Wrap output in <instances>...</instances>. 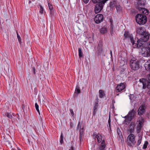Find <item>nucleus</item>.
<instances>
[{"label": "nucleus", "instance_id": "f257e3e1", "mask_svg": "<svg viewBox=\"0 0 150 150\" xmlns=\"http://www.w3.org/2000/svg\"><path fill=\"white\" fill-rule=\"evenodd\" d=\"M136 32L137 34L141 36V38L137 40V43L138 44L137 46L140 47L141 45L143 46V45H141L140 42H146L148 41L149 38V33L146 32V29L144 27H138L136 28Z\"/></svg>", "mask_w": 150, "mask_h": 150}, {"label": "nucleus", "instance_id": "f03ea898", "mask_svg": "<svg viewBox=\"0 0 150 150\" xmlns=\"http://www.w3.org/2000/svg\"><path fill=\"white\" fill-rule=\"evenodd\" d=\"M144 42H140L141 45H143V46L142 45L140 47L137 46L138 43L135 44L136 47L141 49V52L142 55L144 57H148L150 56V48L148 47H145V44L143 43ZM141 46V45H140Z\"/></svg>", "mask_w": 150, "mask_h": 150}, {"label": "nucleus", "instance_id": "7ed1b4c3", "mask_svg": "<svg viewBox=\"0 0 150 150\" xmlns=\"http://www.w3.org/2000/svg\"><path fill=\"white\" fill-rule=\"evenodd\" d=\"M137 22L139 25H144L147 22V18L145 16L138 14L135 17Z\"/></svg>", "mask_w": 150, "mask_h": 150}, {"label": "nucleus", "instance_id": "20e7f679", "mask_svg": "<svg viewBox=\"0 0 150 150\" xmlns=\"http://www.w3.org/2000/svg\"><path fill=\"white\" fill-rule=\"evenodd\" d=\"M135 138V136L133 134H130L128 135L127 139V142L129 146L132 147L134 146L136 142Z\"/></svg>", "mask_w": 150, "mask_h": 150}, {"label": "nucleus", "instance_id": "39448f33", "mask_svg": "<svg viewBox=\"0 0 150 150\" xmlns=\"http://www.w3.org/2000/svg\"><path fill=\"white\" fill-rule=\"evenodd\" d=\"M129 64L131 68L133 70H137L139 68V62L137 60L131 59Z\"/></svg>", "mask_w": 150, "mask_h": 150}, {"label": "nucleus", "instance_id": "423d86ee", "mask_svg": "<svg viewBox=\"0 0 150 150\" xmlns=\"http://www.w3.org/2000/svg\"><path fill=\"white\" fill-rule=\"evenodd\" d=\"M109 6L111 9H115L116 8V9H119L120 8V6L117 5V3L116 0H112L110 3Z\"/></svg>", "mask_w": 150, "mask_h": 150}, {"label": "nucleus", "instance_id": "0eeeda50", "mask_svg": "<svg viewBox=\"0 0 150 150\" xmlns=\"http://www.w3.org/2000/svg\"><path fill=\"white\" fill-rule=\"evenodd\" d=\"M125 83H121L118 84L116 88L115 91L117 92H121L125 88Z\"/></svg>", "mask_w": 150, "mask_h": 150}, {"label": "nucleus", "instance_id": "6e6552de", "mask_svg": "<svg viewBox=\"0 0 150 150\" xmlns=\"http://www.w3.org/2000/svg\"><path fill=\"white\" fill-rule=\"evenodd\" d=\"M136 113V109H133L130 111L128 113V115L129 117V119L130 121L134 118Z\"/></svg>", "mask_w": 150, "mask_h": 150}, {"label": "nucleus", "instance_id": "1a4fd4ad", "mask_svg": "<svg viewBox=\"0 0 150 150\" xmlns=\"http://www.w3.org/2000/svg\"><path fill=\"white\" fill-rule=\"evenodd\" d=\"M103 17L102 14H97L94 18V21L97 24H98L102 22L103 20Z\"/></svg>", "mask_w": 150, "mask_h": 150}, {"label": "nucleus", "instance_id": "9d476101", "mask_svg": "<svg viewBox=\"0 0 150 150\" xmlns=\"http://www.w3.org/2000/svg\"><path fill=\"white\" fill-rule=\"evenodd\" d=\"M92 136L93 138L97 139V141L98 143H100L101 142H102V136L100 134H97L96 132H94L93 133Z\"/></svg>", "mask_w": 150, "mask_h": 150}, {"label": "nucleus", "instance_id": "9b49d317", "mask_svg": "<svg viewBox=\"0 0 150 150\" xmlns=\"http://www.w3.org/2000/svg\"><path fill=\"white\" fill-rule=\"evenodd\" d=\"M146 107L144 105H142L140 106L138 110V114L139 115H143L144 113Z\"/></svg>", "mask_w": 150, "mask_h": 150}, {"label": "nucleus", "instance_id": "f8f14e48", "mask_svg": "<svg viewBox=\"0 0 150 150\" xmlns=\"http://www.w3.org/2000/svg\"><path fill=\"white\" fill-rule=\"evenodd\" d=\"M134 124L133 122H132L129 126V128L128 129V131L131 134L134 132Z\"/></svg>", "mask_w": 150, "mask_h": 150}, {"label": "nucleus", "instance_id": "ddd939ff", "mask_svg": "<svg viewBox=\"0 0 150 150\" xmlns=\"http://www.w3.org/2000/svg\"><path fill=\"white\" fill-rule=\"evenodd\" d=\"M106 145L104 140H103L101 144L99 146L98 150H105Z\"/></svg>", "mask_w": 150, "mask_h": 150}, {"label": "nucleus", "instance_id": "4468645a", "mask_svg": "<svg viewBox=\"0 0 150 150\" xmlns=\"http://www.w3.org/2000/svg\"><path fill=\"white\" fill-rule=\"evenodd\" d=\"M104 4L100 1L96 5L94 9H102Z\"/></svg>", "mask_w": 150, "mask_h": 150}, {"label": "nucleus", "instance_id": "2eb2a0df", "mask_svg": "<svg viewBox=\"0 0 150 150\" xmlns=\"http://www.w3.org/2000/svg\"><path fill=\"white\" fill-rule=\"evenodd\" d=\"M144 66L147 71H150V59H149L145 63Z\"/></svg>", "mask_w": 150, "mask_h": 150}, {"label": "nucleus", "instance_id": "dca6fc26", "mask_svg": "<svg viewBox=\"0 0 150 150\" xmlns=\"http://www.w3.org/2000/svg\"><path fill=\"white\" fill-rule=\"evenodd\" d=\"M122 118H125V119L124 121L123 122V123L126 125H128L130 123V121L129 119V117L128 114L122 117Z\"/></svg>", "mask_w": 150, "mask_h": 150}, {"label": "nucleus", "instance_id": "f3484780", "mask_svg": "<svg viewBox=\"0 0 150 150\" xmlns=\"http://www.w3.org/2000/svg\"><path fill=\"white\" fill-rule=\"evenodd\" d=\"M97 51L98 52H101L103 51L102 44L101 42H99L97 47Z\"/></svg>", "mask_w": 150, "mask_h": 150}, {"label": "nucleus", "instance_id": "a211bd4d", "mask_svg": "<svg viewBox=\"0 0 150 150\" xmlns=\"http://www.w3.org/2000/svg\"><path fill=\"white\" fill-rule=\"evenodd\" d=\"M129 98L132 102L133 101L135 100L136 97L133 95L131 94L129 96Z\"/></svg>", "mask_w": 150, "mask_h": 150}, {"label": "nucleus", "instance_id": "6ab92c4d", "mask_svg": "<svg viewBox=\"0 0 150 150\" xmlns=\"http://www.w3.org/2000/svg\"><path fill=\"white\" fill-rule=\"evenodd\" d=\"M107 30L105 27L102 28L100 29V33L102 34H104L107 32Z\"/></svg>", "mask_w": 150, "mask_h": 150}, {"label": "nucleus", "instance_id": "aec40b11", "mask_svg": "<svg viewBox=\"0 0 150 150\" xmlns=\"http://www.w3.org/2000/svg\"><path fill=\"white\" fill-rule=\"evenodd\" d=\"M99 97L100 98H102L105 95V93L104 91L101 90L99 91Z\"/></svg>", "mask_w": 150, "mask_h": 150}, {"label": "nucleus", "instance_id": "412c9836", "mask_svg": "<svg viewBox=\"0 0 150 150\" xmlns=\"http://www.w3.org/2000/svg\"><path fill=\"white\" fill-rule=\"evenodd\" d=\"M78 52L79 56V58L80 59L81 57H83V54L81 48H79Z\"/></svg>", "mask_w": 150, "mask_h": 150}, {"label": "nucleus", "instance_id": "4be33fe9", "mask_svg": "<svg viewBox=\"0 0 150 150\" xmlns=\"http://www.w3.org/2000/svg\"><path fill=\"white\" fill-rule=\"evenodd\" d=\"M130 41L131 43H132V45H135L134 46V48H137V47H136V46H135V44L137 43H135V41H134L133 40V37L131 36H130Z\"/></svg>", "mask_w": 150, "mask_h": 150}, {"label": "nucleus", "instance_id": "5701e85b", "mask_svg": "<svg viewBox=\"0 0 150 150\" xmlns=\"http://www.w3.org/2000/svg\"><path fill=\"white\" fill-rule=\"evenodd\" d=\"M4 115L5 116H7L8 118H10V119L12 118V116L11 115L10 113H8V112H5L4 114Z\"/></svg>", "mask_w": 150, "mask_h": 150}, {"label": "nucleus", "instance_id": "b1692460", "mask_svg": "<svg viewBox=\"0 0 150 150\" xmlns=\"http://www.w3.org/2000/svg\"><path fill=\"white\" fill-rule=\"evenodd\" d=\"M81 92L79 88V86H76V88L75 92L78 93H80Z\"/></svg>", "mask_w": 150, "mask_h": 150}, {"label": "nucleus", "instance_id": "393cba45", "mask_svg": "<svg viewBox=\"0 0 150 150\" xmlns=\"http://www.w3.org/2000/svg\"><path fill=\"white\" fill-rule=\"evenodd\" d=\"M143 13L146 16L149 13V10H141Z\"/></svg>", "mask_w": 150, "mask_h": 150}, {"label": "nucleus", "instance_id": "a878e982", "mask_svg": "<svg viewBox=\"0 0 150 150\" xmlns=\"http://www.w3.org/2000/svg\"><path fill=\"white\" fill-rule=\"evenodd\" d=\"M142 139H141V137H140L139 138H138V140L137 141V143L136 144L137 146H138L141 143Z\"/></svg>", "mask_w": 150, "mask_h": 150}, {"label": "nucleus", "instance_id": "bb28decb", "mask_svg": "<svg viewBox=\"0 0 150 150\" xmlns=\"http://www.w3.org/2000/svg\"><path fill=\"white\" fill-rule=\"evenodd\" d=\"M148 144V142L147 141H145L143 146V149H146L147 147Z\"/></svg>", "mask_w": 150, "mask_h": 150}, {"label": "nucleus", "instance_id": "cd10ccee", "mask_svg": "<svg viewBox=\"0 0 150 150\" xmlns=\"http://www.w3.org/2000/svg\"><path fill=\"white\" fill-rule=\"evenodd\" d=\"M35 106L36 109V110L38 112L39 114L40 115V112L39 110V106L37 103H35Z\"/></svg>", "mask_w": 150, "mask_h": 150}, {"label": "nucleus", "instance_id": "c85d7f7f", "mask_svg": "<svg viewBox=\"0 0 150 150\" xmlns=\"http://www.w3.org/2000/svg\"><path fill=\"white\" fill-rule=\"evenodd\" d=\"M125 38H128L129 37V33L127 32H125L124 34Z\"/></svg>", "mask_w": 150, "mask_h": 150}, {"label": "nucleus", "instance_id": "c756f323", "mask_svg": "<svg viewBox=\"0 0 150 150\" xmlns=\"http://www.w3.org/2000/svg\"><path fill=\"white\" fill-rule=\"evenodd\" d=\"M17 38L18 39V41H19V42L20 43H21V37H20V35H19L17 32Z\"/></svg>", "mask_w": 150, "mask_h": 150}, {"label": "nucleus", "instance_id": "7c9ffc66", "mask_svg": "<svg viewBox=\"0 0 150 150\" xmlns=\"http://www.w3.org/2000/svg\"><path fill=\"white\" fill-rule=\"evenodd\" d=\"M148 79L149 81V85L148 86V88H150V74L147 75Z\"/></svg>", "mask_w": 150, "mask_h": 150}, {"label": "nucleus", "instance_id": "2f4dec72", "mask_svg": "<svg viewBox=\"0 0 150 150\" xmlns=\"http://www.w3.org/2000/svg\"><path fill=\"white\" fill-rule=\"evenodd\" d=\"M48 6L50 9H52L53 8L52 6L50 3L49 2V1H48Z\"/></svg>", "mask_w": 150, "mask_h": 150}, {"label": "nucleus", "instance_id": "473e14b6", "mask_svg": "<svg viewBox=\"0 0 150 150\" xmlns=\"http://www.w3.org/2000/svg\"><path fill=\"white\" fill-rule=\"evenodd\" d=\"M101 0H92V2L94 4L97 3L100 1Z\"/></svg>", "mask_w": 150, "mask_h": 150}, {"label": "nucleus", "instance_id": "72a5a7b5", "mask_svg": "<svg viewBox=\"0 0 150 150\" xmlns=\"http://www.w3.org/2000/svg\"><path fill=\"white\" fill-rule=\"evenodd\" d=\"M83 127L81 129H80V130H79L80 134H83Z\"/></svg>", "mask_w": 150, "mask_h": 150}, {"label": "nucleus", "instance_id": "f704fd0d", "mask_svg": "<svg viewBox=\"0 0 150 150\" xmlns=\"http://www.w3.org/2000/svg\"><path fill=\"white\" fill-rule=\"evenodd\" d=\"M98 107V105L97 103H96L95 105L94 106L93 109H94L95 110H96L97 109Z\"/></svg>", "mask_w": 150, "mask_h": 150}, {"label": "nucleus", "instance_id": "c9c22d12", "mask_svg": "<svg viewBox=\"0 0 150 150\" xmlns=\"http://www.w3.org/2000/svg\"><path fill=\"white\" fill-rule=\"evenodd\" d=\"M70 112L71 114V115L73 116L74 115V113L73 112V111L72 109H70Z\"/></svg>", "mask_w": 150, "mask_h": 150}, {"label": "nucleus", "instance_id": "e433bc0d", "mask_svg": "<svg viewBox=\"0 0 150 150\" xmlns=\"http://www.w3.org/2000/svg\"><path fill=\"white\" fill-rule=\"evenodd\" d=\"M108 124L109 127H110V116L109 117V119L108 120Z\"/></svg>", "mask_w": 150, "mask_h": 150}, {"label": "nucleus", "instance_id": "4c0bfd02", "mask_svg": "<svg viewBox=\"0 0 150 150\" xmlns=\"http://www.w3.org/2000/svg\"><path fill=\"white\" fill-rule=\"evenodd\" d=\"M81 124H80V122H79L78 123V124L77 127L78 128H79L80 129L81 128Z\"/></svg>", "mask_w": 150, "mask_h": 150}, {"label": "nucleus", "instance_id": "58836bf2", "mask_svg": "<svg viewBox=\"0 0 150 150\" xmlns=\"http://www.w3.org/2000/svg\"><path fill=\"white\" fill-rule=\"evenodd\" d=\"M101 11V10H94L95 12L96 13L100 12Z\"/></svg>", "mask_w": 150, "mask_h": 150}, {"label": "nucleus", "instance_id": "ea45409f", "mask_svg": "<svg viewBox=\"0 0 150 150\" xmlns=\"http://www.w3.org/2000/svg\"><path fill=\"white\" fill-rule=\"evenodd\" d=\"M96 111L97 110H95L94 109H93V114L94 115H95L96 114Z\"/></svg>", "mask_w": 150, "mask_h": 150}, {"label": "nucleus", "instance_id": "a19ab883", "mask_svg": "<svg viewBox=\"0 0 150 150\" xmlns=\"http://www.w3.org/2000/svg\"><path fill=\"white\" fill-rule=\"evenodd\" d=\"M89 1V0H83V1L86 4Z\"/></svg>", "mask_w": 150, "mask_h": 150}, {"label": "nucleus", "instance_id": "79ce46f5", "mask_svg": "<svg viewBox=\"0 0 150 150\" xmlns=\"http://www.w3.org/2000/svg\"><path fill=\"white\" fill-rule=\"evenodd\" d=\"M110 33L111 34L112 33H113V28H112V26H111L110 27Z\"/></svg>", "mask_w": 150, "mask_h": 150}, {"label": "nucleus", "instance_id": "37998d69", "mask_svg": "<svg viewBox=\"0 0 150 150\" xmlns=\"http://www.w3.org/2000/svg\"><path fill=\"white\" fill-rule=\"evenodd\" d=\"M63 136L62 133H61V134L60 136V139H63Z\"/></svg>", "mask_w": 150, "mask_h": 150}, {"label": "nucleus", "instance_id": "c03bdc74", "mask_svg": "<svg viewBox=\"0 0 150 150\" xmlns=\"http://www.w3.org/2000/svg\"><path fill=\"white\" fill-rule=\"evenodd\" d=\"M33 72L34 74H35V69L34 67H33Z\"/></svg>", "mask_w": 150, "mask_h": 150}, {"label": "nucleus", "instance_id": "a18cd8bd", "mask_svg": "<svg viewBox=\"0 0 150 150\" xmlns=\"http://www.w3.org/2000/svg\"><path fill=\"white\" fill-rule=\"evenodd\" d=\"M60 142L61 144H62L63 142V139H60Z\"/></svg>", "mask_w": 150, "mask_h": 150}, {"label": "nucleus", "instance_id": "49530a36", "mask_svg": "<svg viewBox=\"0 0 150 150\" xmlns=\"http://www.w3.org/2000/svg\"><path fill=\"white\" fill-rule=\"evenodd\" d=\"M147 45L148 47L150 48V41L147 43Z\"/></svg>", "mask_w": 150, "mask_h": 150}, {"label": "nucleus", "instance_id": "de8ad7c7", "mask_svg": "<svg viewBox=\"0 0 150 150\" xmlns=\"http://www.w3.org/2000/svg\"><path fill=\"white\" fill-rule=\"evenodd\" d=\"M44 10H40L39 12L41 13H43Z\"/></svg>", "mask_w": 150, "mask_h": 150}, {"label": "nucleus", "instance_id": "09e8293b", "mask_svg": "<svg viewBox=\"0 0 150 150\" xmlns=\"http://www.w3.org/2000/svg\"><path fill=\"white\" fill-rule=\"evenodd\" d=\"M138 138H139L140 137V138L141 137V139H142V136L140 134H138Z\"/></svg>", "mask_w": 150, "mask_h": 150}, {"label": "nucleus", "instance_id": "8fccbe9b", "mask_svg": "<svg viewBox=\"0 0 150 150\" xmlns=\"http://www.w3.org/2000/svg\"><path fill=\"white\" fill-rule=\"evenodd\" d=\"M39 6L40 7V9H43V8L41 5H39Z\"/></svg>", "mask_w": 150, "mask_h": 150}, {"label": "nucleus", "instance_id": "3c124183", "mask_svg": "<svg viewBox=\"0 0 150 150\" xmlns=\"http://www.w3.org/2000/svg\"><path fill=\"white\" fill-rule=\"evenodd\" d=\"M83 134H80V136L79 137H83Z\"/></svg>", "mask_w": 150, "mask_h": 150}, {"label": "nucleus", "instance_id": "603ef678", "mask_svg": "<svg viewBox=\"0 0 150 150\" xmlns=\"http://www.w3.org/2000/svg\"><path fill=\"white\" fill-rule=\"evenodd\" d=\"M79 139H80V141H81V139H82V137H79Z\"/></svg>", "mask_w": 150, "mask_h": 150}, {"label": "nucleus", "instance_id": "864d4df0", "mask_svg": "<svg viewBox=\"0 0 150 150\" xmlns=\"http://www.w3.org/2000/svg\"><path fill=\"white\" fill-rule=\"evenodd\" d=\"M32 1L31 0H29V2H28L29 4H30V3H31Z\"/></svg>", "mask_w": 150, "mask_h": 150}, {"label": "nucleus", "instance_id": "5fc2aeb1", "mask_svg": "<svg viewBox=\"0 0 150 150\" xmlns=\"http://www.w3.org/2000/svg\"><path fill=\"white\" fill-rule=\"evenodd\" d=\"M112 19H110V22H111V24H112Z\"/></svg>", "mask_w": 150, "mask_h": 150}, {"label": "nucleus", "instance_id": "6e6d98bb", "mask_svg": "<svg viewBox=\"0 0 150 150\" xmlns=\"http://www.w3.org/2000/svg\"><path fill=\"white\" fill-rule=\"evenodd\" d=\"M110 53L111 56L112 57V52L111 50H110Z\"/></svg>", "mask_w": 150, "mask_h": 150}, {"label": "nucleus", "instance_id": "4d7b16f0", "mask_svg": "<svg viewBox=\"0 0 150 150\" xmlns=\"http://www.w3.org/2000/svg\"><path fill=\"white\" fill-rule=\"evenodd\" d=\"M141 8V9H144V10L147 9H146V8Z\"/></svg>", "mask_w": 150, "mask_h": 150}, {"label": "nucleus", "instance_id": "13d9d810", "mask_svg": "<svg viewBox=\"0 0 150 150\" xmlns=\"http://www.w3.org/2000/svg\"><path fill=\"white\" fill-rule=\"evenodd\" d=\"M139 124L140 125L139 126H141V122H140L139 123Z\"/></svg>", "mask_w": 150, "mask_h": 150}, {"label": "nucleus", "instance_id": "bf43d9fd", "mask_svg": "<svg viewBox=\"0 0 150 150\" xmlns=\"http://www.w3.org/2000/svg\"><path fill=\"white\" fill-rule=\"evenodd\" d=\"M18 150H21L19 149H18Z\"/></svg>", "mask_w": 150, "mask_h": 150}]
</instances>
